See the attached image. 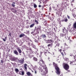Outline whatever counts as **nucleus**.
I'll list each match as a JSON object with an SVG mask.
<instances>
[{
    "label": "nucleus",
    "mask_w": 76,
    "mask_h": 76,
    "mask_svg": "<svg viewBox=\"0 0 76 76\" xmlns=\"http://www.w3.org/2000/svg\"><path fill=\"white\" fill-rule=\"evenodd\" d=\"M38 63L41 66H42L43 67V69H41V74L43 76H46V74L48 73V70L47 67H46L45 69L44 67V66H46L45 64V62H44V61L42 58H41L39 59V62H38Z\"/></svg>",
    "instance_id": "obj_1"
},
{
    "label": "nucleus",
    "mask_w": 76,
    "mask_h": 76,
    "mask_svg": "<svg viewBox=\"0 0 76 76\" xmlns=\"http://www.w3.org/2000/svg\"><path fill=\"white\" fill-rule=\"evenodd\" d=\"M53 65L55 67V68L56 70V72L58 75H60L61 72H60V69L57 66V64H55V62H53Z\"/></svg>",
    "instance_id": "obj_2"
},
{
    "label": "nucleus",
    "mask_w": 76,
    "mask_h": 76,
    "mask_svg": "<svg viewBox=\"0 0 76 76\" xmlns=\"http://www.w3.org/2000/svg\"><path fill=\"white\" fill-rule=\"evenodd\" d=\"M63 65L64 68L67 71L68 69H69V65L67 64L64 63H63Z\"/></svg>",
    "instance_id": "obj_3"
},
{
    "label": "nucleus",
    "mask_w": 76,
    "mask_h": 76,
    "mask_svg": "<svg viewBox=\"0 0 76 76\" xmlns=\"http://www.w3.org/2000/svg\"><path fill=\"white\" fill-rule=\"evenodd\" d=\"M47 33H48V35H53V32L51 29H48Z\"/></svg>",
    "instance_id": "obj_4"
},
{
    "label": "nucleus",
    "mask_w": 76,
    "mask_h": 76,
    "mask_svg": "<svg viewBox=\"0 0 76 76\" xmlns=\"http://www.w3.org/2000/svg\"><path fill=\"white\" fill-rule=\"evenodd\" d=\"M63 33H64V34H63L62 33L61 34H60V36L63 37H65V38L66 39V31H65V30H64V29H63Z\"/></svg>",
    "instance_id": "obj_5"
},
{
    "label": "nucleus",
    "mask_w": 76,
    "mask_h": 76,
    "mask_svg": "<svg viewBox=\"0 0 76 76\" xmlns=\"http://www.w3.org/2000/svg\"><path fill=\"white\" fill-rule=\"evenodd\" d=\"M18 60L19 61V63H21V64L23 63V62L24 61L23 59H21V60L18 59Z\"/></svg>",
    "instance_id": "obj_6"
},
{
    "label": "nucleus",
    "mask_w": 76,
    "mask_h": 76,
    "mask_svg": "<svg viewBox=\"0 0 76 76\" xmlns=\"http://www.w3.org/2000/svg\"><path fill=\"white\" fill-rule=\"evenodd\" d=\"M68 20V19L67 18V17H65V18H64V20H62V22H67Z\"/></svg>",
    "instance_id": "obj_7"
},
{
    "label": "nucleus",
    "mask_w": 76,
    "mask_h": 76,
    "mask_svg": "<svg viewBox=\"0 0 76 76\" xmlns=\"http://www.w3.org/2000/svg\"><path fill=\"white\" fill-rule=\"evenodd\" d=\"M14 54H15V55H18L19 54V53H18V51H17V50H15L14 51Z\"/></svg>",
    "instance_id": "obj_8"
},
{
    "label": "nucleus",
    "mask_w": 76,
    "mask_h": 76,
    "mask_svg": "<svg viewBox=\"0 0 76 76\" xmlns=\"http://www.w3.org/2000/svg\"><path fill=\"white\" fill-rule=\"evenodd\" d=\"M36 30L38 33H39V31H41V28L38 27L36 29Z\"/></svg>",
    "instance_id": "obj_9"
},
{
    "label": "nucleus",
    "mask_w": 76,
    "mask_h": 76,
    "mask_svg": "<svg viewBox=\"0 0 76 76\" xmlns=\"http://www.w3.org/2000/svg\"><path fill=\"white\" fill-rule=\"evenodd\" d=\"M48 53H49V52H48V51H45V56H48Z\"/></svg>",
    "instance_id": "obj_10"
},
{
    "label": "nucleus",
    "mask_w": 76,
    "mask_h": 76,
    "mask_svg": "<svg viewBox=\"0 0 76 76\" xmlns=\"http://www.w3.org/2000/svg\"><path fill=\"white\" fill-rule=\"evenodd\" d=\"M41 37L43 38H46V35L45 34H42Z\"/></svg>",
    "instance_id": "obj_11"
},
{
    "label": "nucleus",
    "mask_w": 76,
    "mask_h": 76,
    "mask_svg": "<svg viewBox=\"0 0 76 76\" xmlns=\"http://www.w3.org/2000/svg\"><path fill=\"white\" fill-rule=\"evenodd\" d=\"M33 60L34 61H38V59H37V58L35 57H34L33 58Z\"/></svg>",
    "instance_id": "obj_12"
},
{
    "label": "nucleus",
    "mask_w": 76,
    "mask_h": 76,
    "mask_svg": "<svg viewBox=\"0 0 76 76\" xmlns=\"http://www.w3.org/2000/svg\"><path fill=\"white\" fill-rule=\"evenodd\" d=\"M25 37V34H21L19 36L20 38H22V37Z\"/></svg>",
    "instance_id": "obj_13"
},
{
    "label": "nucleus",
    "mask_w": 76,
    "mask_h": 76,
    "mask_svg": "<svg viewBox=\"0 0 76 76\" xmlns=\"http://www.w3.org/2000/svg\"><path fill=\"white\" fill-rule=\"evenodd\" d=\"M52 42V40H47V43L48 44L49 43H51V42Z\"/></svg>",
    "instance_id": "obj_14"
},
{
    "label": "nucleus",
    "mask_w": 76,
    "mask_h": 76,
    "mask_svg": "<svg viewBox=\"0 0 76 76\" xmlns=\"http://www.w3.org/2000/svg\"><path fill=\"white\" fill-rule=\"evenodd\" d=\"M17 49L19 53H22V51H21V49H20L18 48Z\"/></svg>",
    "instance_id": "obj_15"
},
{
    "label": "nucleus",
    "mask_w": 76,
    "mask_h": 76,
    "mask_svg": "<svg viewBox=\"0 0 76 76\" xmlns=\"http://www.w3.org/2000/svg\"><path fill=\"white\" fill-rule=\"evenodd\" d=\"M73 26L74 28H76V22L74 23V24H73Z\"/></svg>",
    "instance_id": "obj_16"
},
{
    "label": "nucleus",
    "mask_w": 76,
    "mask_h": 76,
    "mask_svg": "<svg viewBox=\"0 0 76 76\" xmlns=\"http://www.w3.org/2000/svg\"><path fill=\"white\" fill-rule=\"evenodd\" d=\"M26 75H28V76H31V75H32V74H31L29 72H26Z\"/></svg>",
    "instance_id": "obj_17"
},
{
    "label": "nucleus",
    "mask_w": 76,
    "mask_h": 76,
    "mask_svg": "<svg viewBox=\"0 0 76 76\" xmlns=\"http://www.w3.org/2000/svg\"><path fill=\"white\" fill-rule=\"evenodd\" d=\"M47 46L48 47H52L53 46V44H49Z\"/></svg>",
    "instance_id": "obj_18"
},
{
    "label": "nucleus",
    "mask_w": 76,
    "mask_h": 76,
    "mask_svg": "<svg viewBox=\"0 0 76 76\" xmlns=\"http://www.w3.org/2000/svg\"><path fill=\"white\" fill-rule=\"evenodd\" d=\"M15 72H16V73H18V72H19V69H18V68H15Z\"/></svg>",
    "instance_id": "obj_19"
},
{
    "label": "nucleus",
    "mask_w": 76,
    "mask_h": 76,
    "mask_svg": "<svg viewBox=\"0 0 76 76\" xmlns=\"http://www.w3.org/2000/svg\"><path fill=\"white\" fill-rule=\"evenodd\" d=\"M27 66V65L26 64H24V67L26 70H27V67H26V66Z\"/></svg>",
    "instance_id": "obj_20"
},
{
    "label": "nucleus",
    "mask_w": 76,
    "mask_h": 76,
    "mask_svg": "<svg viewBox=\"0 0 76 76\" xmlns=\"http://www.w3.org/2000/svg\"><path fill=\"white\" fill-rule=\"evenodd\" d=\"M33 70L35 71L34 73H35V74H36L37 71V68H35L33 69Z\"/></svg>",
    "instance_id": "obj_21"
},
{
    "label": "nucleus",
    "mask_w": 76,
    "mask_h": 76,
    "mask_svg": "<svg viewBox=\"0 0 76 76\" xmlns=\"http://www.w3.org/2000/svg\"><path fill=\"white\" fill-rule=\"evenodd\" d=\"M34 25H35L34 23L30 25V28H32V27H34Z\"/></svg>",
    "instance_id": "obj_22"
},
{
    "label": "nucleus",
    "mask_w": 76,
    "mask_h": 76,
    "mask_svg": "<svg viewBox=\"0 0 76 76\" xmlns=\"http://www.w3.org/2000/svg\"><path fill=\"white\" fill-rule=\"evenodd\" d=\"M47 21H44V23H43L44 25L45 26H47Z\"/></svg>",
    "instance_id": "obj_23"
},
{
    "label": "nucleus",
    "mask_w": 76,
    "mask_h": 76,
    "mask_svg": "<svg viewBox=\"0 0 76 76\" xmlns=\"http://www.w3.org/2000/svg\"><path fill=\"white\" fill-rule=\"evenodd\" d=\"M25 74V73L24 72V71H23L21 72V75H22L23 76L24 75V74Z\"/></svg>",
    "instance_id": "obj_24"
},
{
    "label": "nucleus",
    "mask_w": 76,
    "mask_h": 76,
    "mask_svg": "<svg viewBox=\"0 0 76 76\" xmlns=\"http://www.w3.org/2000/svg\"><path fill=\"white\" fill-rule=\"evenodd\" d=\"M35 22H36V24L37 25H38L39 23H38V21H37V20H35Z\"/></svg>",
    "instance_id": "obj_25"
},
{
    "label": "nucleus",
    "mask_w": 76,
    "mask_h": 76,
    "mask_svg": "<svg viewBox=\"0 0 76 76\" xmlns=\"http://www.w3.org/2000/svg\"><path fill=\"white\" fill-rule=\"evenodd\" d=\"M34 8H37V5L36 4H34Z\"/></svg>",
    "instance_id": "obj_26"
},
{
    "label": "nucleus",
    "mask_w": 76,
    "mask_h": 76,
    "mask_svg": "<svg viewBox=\"0 0 76 76\" xmlns=\"http://www.w3.org/2000/svg\"><path fill=\"white\" fill-rule=\"evenodd\" d=\"M56 46H57V47H59V46H60V43H57L56 44Z\"/></svg>",
    "instance_id": "obj_27"
},
{
    "label": "nucleus",
    "mask_w": 76,
    "mask_h": 76,
    "mask_svg": "<svg viewBox=\"0 0 76 76\" xmlns=\"http://www.w3.org/2000/svg\"><path fill=\"white\" fill-rule=\"evenodd\" d=\"M43 3H47V0H43Z\"/></svg>",
    "instance_id": "obj_28"
},
{
    "label": "nucleus",
    "mask_w": 76,
    "mask_h": 76,
    "mask_svg": "<svg viewBox=\"0 0 76 76\" xmlns=\"http://www.w3.org/2000/svg\"><path fill=\"white\" fill-rule=\"evenodd\" d=\"M11 60H12V61H16V59H15V58H11Z\"/></svg>",
    "instance_id": "obj_29"
},
{
    "label": "nucleus",
    "mask_w": 76,
    "mask_h": 76,
    "mask_svg": "<svg viewBox=\"0 0 76 76\" xmlns=\"http://www.w3.org/2000/svg\"><path fill=\"white\" fill-rule=\"evenodd\" d=\"M74 18H75V19H76V15L75 14H73V15Z\"/></svg>",
    "instance_id": "obj_30"
},
{
    "label": "nucleus",
    "mask_w": 76,
    "mask_h": 76,
    "mask_svg": "<svg viewBox=\"0 0 76 76\" xmlns=\"http://www.w3.org/2000/svg\"><path fill=\"white\" fill-rule=\"evenodd\" d=\"M69 48H70V47H69V46H68L66 48H65V49H66V50H69Z\"/></svg>",
    "instance_id": "obj_31"
},
{
    "label": "nucleus",
    "mask_w": 76,
    "mask_h": 76,
    "mask_svg": "<svg viewBox=\"0 0 76 76\" xmlns=\"http://www.w3.org/2000/svg\"><path fill=\"white\" fill-rule=\"evenodd\" d=\"M61 54L62 56L63 57H64V54H63V52H61Z\"/></svg>",
    "instance_id": "obj_32"
},
{
    "label": "nucleus",
    "mask_w": 76,
    "mask_h": 76,
    "mask_svg": "<svg viewBox=\"0 0 76 76\" xmlns=\"http://www.w3.org/2000/svg\"><path fill=\"white\" fill-rule=\"evenodd\" d=\"M12 6L13 7H15V5L14 4H12Z\"/></svg>",
    "instance_id": "obj_33"
},
{
    "label": "nucleus",
    "mask_w": 76,
    "mask_h": 76,
    "mask_svg": "<svg viewBox=\"0 0 76 76\" xmlns=\"http://www.w3.org/2000/svg\"><path fill=\"white\" fill-rule=\"evenodd\" d=\"M1 63L2 64L3 63V60H2L1 61Z\"/></svg>",
    "instance_id": "obj_34"
},
{
    "label": "nucleus",
    "mask_w": 76,
    "mask_h": 76,
    "mask_svg": "<svg viewBox=\"0 0 76 76\" xmlns=\"http://www.w3.org/2000/svg\"><path fill=\"white\" fill-rule=\"evenodd\" d=\"M35 41L36 42H38V41L36 39H35Z\"/></svg>",
    "instance_id": "obj_35"
},
{
    "label": "nucleus",
    "mask_w": 76,
    "mask_h": 76,
    "mask_svg": "<svg viewBox=\"0 0 76 76\" xmlns=\"http://www.w3.org/2000/svg\"><path fill=\"white\" fill-rule=\"evenodd\" d=\"M73 62H74V61H71L70 62V64H73Z\"/></svg>",
    "instance_id": "obj_36"
},
{
    "label": "nucleus",
    "mask_w": 76,
    "mask_h": 76,
    "mask_svg": "<svg viewBox=\"0 0 76 76\" xmlns=\"http://www.w3.org/2000/svg\"><path fill=\"white\" fill-rule=\"evenodd\" d=\"M74 58L75 59V61H76V56L74 57Z\"/></svg>",
    "instance_id": "obj_37"
},
{
    "label": "nucleus",
    "mask_w": 76,
    "mask_h": 76,
    "mask_svg": "<svg viewBox=\"0 0 76 76\" xmlns=\"http://www.w3.org/2000/svg\"><path fill=\"white\" fill-rule=\"evenodd\" d=\"M3 41H4V42H5V41H6V39H3Z\"/></svg>",
    "instance_id": "obj_38"
},
{
    "label": "nucleus",
    "mask_w": 76,
    "mask_h": 76,
    "mask_svg": "<svg viewBox=\"0 0 76 76\" xmlns=\"http://www.w3.org/2000/svg\"><path fill=\"white\" fill-rule=\"evenodd\" d=\"M67 16L68 18V19H69V18H70V17L68 15H67Z\"/></svg>",
    "instance_id": "obj_39"
},
{
    "label": "nucleus",
    "mask_w": 76,
    "mask_h": 76,
    "mask_svg": "<svg viewBox=\"0 0 76 76\" xmlns=\"http://www.w3.org/2000/svg\"><path fill=\"white\" fill-rule=\"evenodd\" d=\"M50 10H51V7H50L49 8Z\"/></svg>",
    "instance_id": "obj_40"
},
{
    "label": "nucleus",
    "mask_w": 76,
    "mask_h": 76,
    "mask_svg": "<svg viewBox=\"0 0 76 76\" xmlns=\"http://www.w3.org/2000/svg\"><path fill=\"white\" fill-rule=\"evenodd\" d=\"M62 51V50H61V49H60V53H61V52Z\"/></svg>",
    "instance_id": "obj_41"
},
{
    "label": "nucleus",
    "mask_w": 76,
    "mask_h": 76,
    "mask_svg": "<svg viewBox=\"0 0 76 76\" xmlns=\"http://www.w3.org/2000/svg\"><path fill=\"white\" fill-rule=\"evenodd\" d=\"M48 60H50V57H48Z\"/></svg>",
    "instance_id": "obj_42"
},
{
    "label": "nucleus",
    "mask_w": 76,
    "mask_h": 76,
    "mask_svg": "<svg viewBox=\"0 0 76 76\" xmlns=\"http://www.w3.org/2000/svg\"><path fill=\"white\" fill-rule=\"evenodd\" d=\"M74 1H75V0H73L72 1V3H74Z\"/></svg>",
    "instance_id": "obj_43"
},
{
    "label": "nucleus",
    "mask_w": 76,
    "mask_h": 76,
    "mask_svg": "<svg viewBox=\"0 0 76 76\" xmlns=\"http://www.w3.org/2000/svg\"><path fill=\"white\" fill-rule=\"evenodd\" d=\"M39 7H41V6L40 5H39Z\"/></svg>",
    "instance_id": "obj_44"
},
{
    "label": "nucleus",
    "mask_w": 76,
    "mask_h": 76,
    "mask_svg": "<svg viewBox=\"0 0 76 76\" xmlns=\"http://www.w3.org/2000/svg\"><path fill=\"white\" fill-rule=\"evenodd\" d=\"M30 51H32V50H31V49H29Z\"/></svg>",
    "instance_id": "obj_45"
},
{
    "label": "nucleus",
    "mask_w": 76,
    "mask_h": 76,
    "mask_svg": "<svg viewBox=\"0 0 76 76\" xmlns=\"http://www.w3.org/2000/svg\"><path fill=\"white\" fill-rule=\"evenodd\" d=\"M20 72H21V71H20V72L19 73V75H21V73H20Z\"/></svg>",
    "instance_id": "obj_46"
},
{
    "label": "nucleus",
    "mask_w": 76,
    "mask_h": 76,
    "mask_svg": "<svg viewBox=\"0 0 76 76\" xmlns=\"http://www.w3.org/2000/svg\"><path fill=\"white\" fill-rule=\"evenodd\" d=\"M9 35H10V37H11V33H10L9 34Z\"/></svg>",
    "instance_id": "obj_47"
},
{
    "label": "nucleus",
    "mask_w": 76,
    "mask_h": 76,
    "mask_svg": "<svg viewBox=\"0 0 76 76\" xmlns=\"http://www.w3.org/2000/svg\"><path fill=\"white\" fill-rule=\"evenodd\" d=\"M5 39H7V37H5Z\"/></svg>",
    "instance_id": "obj_48"
},
{
    "label": "nucleus",
    "mask_w": 76,
    "mask_h": 76,
    "mask_svg": "<svg viewBox=\"0 0 76 76\" xmlns=\"http://www.w3.org/2000/svg\"><path fill=\"white\" fill-rule=\"evenodd\" d=\"M64 54H65V55H66V52H64Z\"/></svg>",
    "instance_id": "obj_49"
},
{
    "label": "nucleus",
    "mask_w": 76,
    "mask_h": 76,
    "mask_svg": "<svg viewBox=\"0 0 76 76\" xmlns=\"http://www.w3.org/2000/svg\"><path fill=\"white\" fill-rule=\"evenodd\" d=\"M13 4H15L16 3H15V2H13Z\"/></svg>",
    "instance_id": "obj_50"
},
{
    "label": "nucleus",
    "mask_w": 76,
    "mask_h": 76,
    "mask_svg": "<svg viewBox=\"0 0 76 76\" xmlns=\"http://www.w3.org/2000/svg\"><path fill=\"white\" fill-rule=\"evenodd\" d=\"M65 45H66L67 46H68L67 45H66V44L65 43Z\"/></svg>",
    "instance_id": "obj_51"
},
{
    "label": "nucleus",
    "mask_w": 76,
    "mask_h": 76,
    "mask_svg": "<svg viewBox=\"0 0 76 76\" xmlns=\"http://www.w3.org/2000/svg\"><path fill=\"white\" fill-rule=\"evenodd\" d=\"M38 40H39V38H38Z\"/></svg>",
    "instance_id": "obj_52"
},
{
    "label": "nucleus",
    "mask_w": 76,
    "mask_h": 76,
    "mask_svg": "<svg viewBox=\"0 0 76 76\" xmlns=\"http://www.w3.org/2000/svg\"><path fill=\"white\" fill-rule=\"evenodd\" d=\"M32 72H34V71H32Z\"/></svg>",
    "instance_id": "obj_53"
},
{
    "label": "nucleus",
    "mask_w": 76,
    "mask_h": 76,
    "mask_svg": "<svg viewBox=\"0 0 76 76\" xmlns=\"http://www.w3.org/2000/svg\"><path fill=\"white\" fill-rule=\"evenodd\" d=\"M63 51L64 52V50H63Z\"/></svg>",
    "instance_id": "obj_54"
},
{
    "label": "nucleus",
    "mask_w": 76,
    "mask_h": 76,
    "mask_svg": "<svg viewBox=\"0 0 76 76\" xmlns=\"http://www.w3.org/2000/svg\"><path fill=\"white\" fill-rule=\"evenodd\" d=\"M15 12H16V11H15Z\"/></svg>",
    "instance_id": "obj_55"
},
{
    "label": "nucleus",
    "mask_w": 76,
    "mask_h": 76,
    "mask_svg": "<svg viewBox=\"0 0 76 76\" xmlns=\"http://www.w3.org/2000/svg\"><path fill=\"white\" fill-rule=\"evenodd\" d=\"M13 10H14V9H13Z\"/></svg>",
    "instance_id": "obj_56"
},
{
    "label": "nucleus",
    "mask_w": 76,
    "mask_h": 76,
    "mask_svg": "<svg viewBox=\"0 0 76 76\" xmlns=\"http://www.w3.org/2000/svg\"><path fill=\"white\" fill-rule=\"evenodd\" d=\"M50 19L51 20V19L50 18Z\"/></svg>",
    "instance_id": "obj_57"
}]
</instances>
